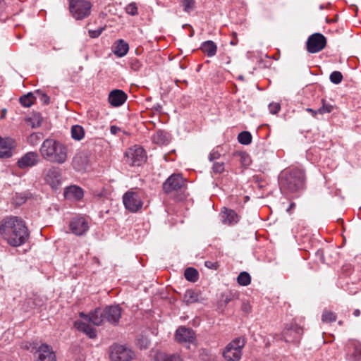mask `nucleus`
<instances>
[{"instance_id":"55","label":"nucleus","mask_w":361,"mask_h":361,"mask_svg":"<svg viewBox=\"0 0 361 361\" xmlns=\"http://www.w3.org/2000/svg\"><path fill=\"white\" fill-rule=\"evenodd\" d=\"M4 0H0V14L1 13L4 8Z\"/></svg>"},{"instance_id":"33","label":"nucleus","mask_w":361,"mask_h":361,"mask_svg":"<svg viewBox=\"0 0 361 361\" xmlns=\"http://www.w3.org/2000/svg\"><path fill=\"white\" fill-rule=\"evenodd\" d=\"M180 4L183 11L190 13L195 8L196 2L195 0H181Z\"/></svg>"},{"instance_id":"34","label":"nucleus","mask_w":361,"mask_h":361,"mask_svg":"<svg viewBox=\"0 0 361 361\" xmlns=\"http://www.w3.org/2000/svg\"><path fill=\"white\" fill-rule=\"evenodd\" d=\"M239 297V293L236 290H231L228 293L224 294L222 295L223 301L225 305H228L230 302L238 299Z\"/></svg>"},{"instance_id":"20","label":"nucleus","mask_w":361,"mask_h":361,"mask_svg":"<svg viewBox=\"0 0 361 361\" xmlns=\"http://www.w3.org/2000/svg\"><path fill=\"white\" fill-rule=\"evenodd\" d=\"M108 99L111 106H120L126 101L127 95L121 90H114L110 92Z\"/></svg>"},{"instance_id":"6","label":"nucleus","mask_w":361,"mask_h":361,"mask_svg":"<svg viewBox=\"0 0 361 361\" xmlns=\"http://www.w3.org/2000/svg\"><path fill=\"white\" fill-rule=\"evenodd\" d=\"M245 345L243 338H236L230 342L223 352V356L227 361H238L242 356V350Z\"/></svg>"},{"instance_id":"52","label":"nucleus","mask_w":361,"mask_h":361,"mask_svg":"<svg viewBox=\"0 0 361 361\" xmlns=\"http://www.w3.org/2000/svg\"><path fill=\"white\" fill-rule=\"evenodd\" d=\"M120 130H121L120 128H118L116 126H112L110 128V132L113 135L117 134L120 131Z\"/></svg>"},{"instance_id":"51","label":"nucleus","mask_w":361,"mask_h":361,"mask_svg":"<svg viewBox=\"0 0 361 361\" xmlns=\"http://www.w3.org/2000/svg\"><path fill=\"white\" fill-rule=\"evenodd\" d=\"M37 93L39 94L40 99L44 104H48L49 103L50 99H49V97L47 94L39 93V92H37Z\"/></svg>"},{"instance_id":"11","label":"nucleus","mask_w":361,"mask_h":361,"mask_svg":"<svg viewBox=\"0 0 361 361\" xmlns=\"http://www.w3.org/2000/svg\"><path fill=\"white\" fill-rule=\"evenodd\" d=\"M303 333L302 329L297 324H287L282 332V338L288 343L299 342Z\"/></svg>"},{"instance_id":"9","label":"nucleus","mask_w":361,"mask_h":361,"mask_svg":"<svg viewBox=\"0 0 361 361\" xmlns=\"http://www.w3.org/2000/svg\"><path fill=\"white\" fill-rule=\"evenodd\" d=\"M185 187V179L178 173H173L163 183V190L167 194L178 192Z\"/></svg>"},{"instance_id":"23","label":"nucleus","mask_w":361,"mask_h":361,"mask_svg":"<svg viewBox=\"0 0 361 361\" xmlns=\"http://www.w3.org/2000/svg\"><path fill=\"white\" fill-rule=\"evenodd\" d=\"M154 361H183V359L178 353L157 352L154 355Z\"/></svg>"},{"instance_id":"59","label":"nucleus","mask_w":361,"mask_h":361,"mask_svg":"<svg viewBox=\"0 0 361 361\" xmlns=\"http://www.w3.org/2000/svg\"><path fill=\"white\" fill-rule=\"evenodd\" d=\"M40 126V122L38 121L37 126Z\"/></svg>"},{"instance_id":"47","label":"nucleus","mask_w":361,"mask_h":361,"mask_svg":"<svg viewBox=\"0 0 361 361\" xmlns=\"http://www.w3.org/2000/svg\"><path fill=\"white\" fill-rule=\"evenodd\" d=\"M141 66L140 62L137 59L130 60V67L135 71H138Z\"/></svg>"},{"instance_id":"21","label":"nucleus","mask_w":361,"mask_h":361,"mask_svg":"<svg viewBox=\"0 0 361 361\" xmlns=\"http://www.w3.org/2000/svg\"><path fill=\"white\" fill-rule=\"evenodd\" d=\"M64 196L66 199L80 200L83 197V190L78 186L71 185L65 189Z\"/></svg>"},{"instance_id":"56","label":"nucleus","mask_w":361,"mask_h":361,"mask_svg":"<svg viewBox=\"0 0 361 361\" xmlns=\"http://www.w3.org/2000/svg\"><path fill=\"white\" fill-rule=\"evenodd\" d=\"M360 314V311L358 309H356L353 312V315L355 317H358Z\"/></svg>"},{"instance_id":"42","label":"nucleus","mask_w":361,"mask_h":361,"mask_svg":"<svg viewBox=\"0 0 361 361\" xmlns=\"http://www.w3.org/2000/svg\"><path fill=\"white\" fill-rule=\"evenodd\" d=\"M353 357L355 361H360L361 360V344H355L354 345V352L353 353Z\"/></svg>"},{"instance_id":"14","label":"nucleus","mask_w":361,"mask_h":361,"mask_svg":"<svg viewBox=\"0 0 361 361\" xmlns=\"http://www.w3.org/2000/svg\"><path fill=\"white\" fill-rule=\"evenodd\" d=\"M176 339L180 343H193L196 336L195 331L185 326H180L176 331Z\"/></svg>"},{"instance_id":"29","label":"nucleus","mask_w":361,"mask_h":361,"mask_svg":"<svg viewBox=\"0 0 361 361\" xmlns=\"http://www.w3.org/2000/svg\"><path fill=\"white\" fill-rule=\"evenodd\" d=\"M198 271L192 267L187 268L184 272L185 278L191 282H195L198 279Z\"/></svg>"},{"instance_id":"8","label":"nucleus","mask_w":361,"mask_h":361,"mask_svg":"<svg viewBox=\"0 0 361 361\" xmlns=\"http://www.w3.org/2000/svg\"><path fill=\"white\" fill-rule=\"evenodd\" d=\"M134 352L124 345L114 343L109 348V358L111 361H130Z\"/></svg>"},{"instance_id":"36","label":"nucleus","mask_w":361,"mask_h":361,"mask_svg":"<svg viewBox=\"0 0 361 361\" xmlns=\"http://www.w3.org/2000/svg\"><path fill=\"white\" fill-rule=\"evenodd\" d=\"M322 320L324 322H333L336 320V315L331 311L324 310L322 315Z\"/></svg>"},{"instance_id":"31","label":"nucleus","mask_w":361,"mask_h":361,"mask_svg":"<svg viewBox=\"0 0 361 361\" xmlns=\"http://www.w3.org/2000/svg\"><path fill=\"white\" fill-rule=\"evenodd\" d=\"M238 140L242 145H249L252 142V135L248 131H243L238 134Z\"/></svg>"},{"instance_id":"28","label":"nucleus","mask_w":361,"mask_h":361,"mask_svg":"<svg viewBox=\"0 0 361 361\" xmlns=\"http://www.w3.org/2000/svg\"><path fill=\"white\" fill-rule=\"evenodd\" d=\"M71 137L75 140H81L85 136V130L80 125H74L71 127Z\"/></svg>"},{"instance_id":"58","label":"nucleus","mask_w":361,"mask_h":361,"mask_svg":"<svg viewBox=\"0 0 361 361\" xmlns=\"http://www.w3.org/2000/svg\"><path fill=\"white\" fill-rule=\"evenodd\" d=\"M239 79L243 80V77L242 75L239 76Z\"/></svg>"},{"instance_id":"54","label":"nucleus","mask_w":361,"mask_h":361,"mask_svg":"<svg viewBox=\"0 0 361 361\" xmlns=\"http://www.w3.org/2000/svg\"><path fill=\"white\" fill-rule=\"evenodd\" d=\"M307 111L310 112L313 116H315L318 113L317 110L316 111L310 108L307 109Z\"/></svg>"},{"instance_id":"15","label":"nucleus","mask_w":361,"mask_h":361,"mask_svg":"<svg viewBox=\"0 0 361 361\" xmlns=\"http://www.w3.org/2000/svg\"><path fill=\"white\" fill-rule=\"evenodd\" d=\"M69 226L72 233L76 235H84L89 229L88 223L82 216L73 218Z\"/></svg>"},{"instance_id":"40","label":"nucleus","mask_w":361,"mask_h":361,"mask_svg":"<svg viewBox=\"0 0 361 361\" xmlns=\"http://www.w3.org/2000/svg\"><path fill=\"white\" fill-rule=\"evenodd\" d=\"M125 9L126 12L130 16H136L137 14V7L135 2L128 4Z\"/></svg>"},{"instance_id":"19","label":"nucleus","mask_w":361,"mask_h":361,"mask_svg":"<svg viewBox=\"0 0 361 361\" xmlns=\"http://www.w3.org/2000/svg\"><path fill=\"white\" fill-rule=\"evenodd\" d=\"M220 216L222 223L229 226L237 224L240 218L234 210L225 207L221 211Z\"/></svg>"},{"instance_id":"48","label":"nucleus","mask_w":361,"mask_h":361,"mask_svg":"<svg viewBox=\"0 0 361 361\" xmlns=\"http://www.w3.org/2000/svg\"><path fill=\"white\" fill-rule=\"evenodd\" d=\"M137 344L141 348H147L149 345V341L147 338H142L137 340Z\"/></svg>"},{"instance_id":"4","label":"nucleus","mask_w":361,"mask_h":361,"mask_svg":"<svg viewBox=\"0 0 361 361\" xmlns=\"http://www.w3.org/2000/svg\"><path fill=\"white\" fill-rule=\"evenodd\" d=\"M39 152L45 160L51 163L62 164L68 158L66 146L54 139L48 138L44 140Z\"/></svg>"},{"instance_id":"60","label":"nucleus","mask_w":361,"mask_h":361,"mask_svg":"<svg viewBox=\"0 0 361 361\" xmlns=\"http://www.w3.org/2000/svg\"><path fill=\"white\" fill-rule=\"evenodd\" d=\"M338 324L341 325L342 324V322H338Z\"/></svg>"},{"instance_id":"37","label":"nucleus","mask_w":361,"mask_h":361,"mask_svg":"<svg viewBox=\"0 0 361 361\" xmlns=\"http://www.w3.org/2000/svg\"><path fill=\"white\" fill-rule=\"evenodd\" d=\"M33 94L28 93L20 98V103L25 107H30L33 103Z\"/></svg>"},{"instance_id":"25","label":"nucleus","mask_w":361,"mask_h":361,"mask_svg":"<svg viewBox=\"0 0 361 361\" xmlns=\"http://www.w3.org/2000/svg\"><path fill=\"white\" fill-rule=\"evenodd\" d=\"M200 48L202 52L209 57H212L216 54L217 47L213 41L208 40L204 42Z\"/></svg>"},{"instance_id":"30","label":"nucleus","mask_w":361,"mask_h":361,"mask_svg":"<svg viewBox=\"0 0 361 361\" xmlns=\"http://www.w3.org/2000/svg\"><path fill=\"white\" fill-rule=\"evenodd\" d=\"M237 282L243 286H248L251 283L250 275L246 271L240 272L237 277Z\"/></svg>"},{"instance_id":"44","label":"nucleus","mask_w":361,"mask_h":361,"mask_svg":"<svg viewBox=\"0 0 361 361\" xmlns=\"http://www.w3.org/2000/svg\"><path fill=\"white\" fill-rule=\"evenodd\" d=\"M26 200H27V196L25 195V194L17 193L14 198V202L16 204L20 205V204H23L24 202H25Z\"/></svg>"},{"instance_id":"46","label":"nucleus","mask_w":361,"mask_h":361,"mask_svg":"<svg viewBox=\"0 0 361 361\" xmlns=\"http://www.w3.org/2000/svg\"><path fill=\"white\" fill-rule=\"evenodd\" d=\"M103 30H104V28H99L97 30H90L88 31L89 36L91 38H97L102 33Z\"/></svg>"},{"instance_id":"45","label":"nucleus","mask_w":361,"mask_h":361,"mask_svg":"<svg viewBox=\"0 0 361 361\" xmlns=\"http://www.w3.org/2000/svg\"><path fill=\"white\" fill-rule=\"evenodd\" d=\"M281 109V105L279 103H271L269 105V110L271 114H276Z\"/></svg>"},{"instance_id":"53","label":"nucleus","mask_w":361,"mask_h":361,"mask_svg":"<svg viewBox=\"0 0 361 361\" xmlns=\"http://www.w3.org/2000/svg\"><path fill=\"white\" fill-rule=\"evenodd\" d=\"M295 207V203L291 202L290 204L289 207H288V209H286V212L290 214H291V211L293 209H294Z\"/></svg>"},{"instance_id":"13","label":"nucleus","mask_w":361,"mask_h":361,"mask_svg":"<svg viewBox=\"0 0 361 361\" xmlns=\"http://www.w3.org/2000/svg\"><path fill=\"white\" fill-rule=\"evenodd\" d=\"M44 180L52 189H57L61 183V169L56 166H51L44 173Z\"/></svg>"},{"instance_id":"38","label":"nucleus","mask_w":361,"mask_h":361,"mask_svg":"<svg viewBox=\"0 0 361 361\" xmlns=\"http://www.w3.org/2000/svg\"><path fill=\"white\" fill-rule=\"evenodd\" d=\"M330 81L334 84H339L343 80V75L340 71H333L329 77Z\"/></svg>"},{"instance_id":"35","label":"nucleus","mask_w":361,"mask_h":361,"mask_svg":"<svg viewBox=\"0 0 361 361\" xmlns=\"http://www.w3.org/2000/svg\"><path fill=\"white\" fill-rule=\"evenodd\" d=\"M43 138V133H32L27 138L28 142L32 145H37L40 140Z\"/></svg>"},{"instance_id":"43","label":"nucleus","mask_w":361,"mask_h":361,"mask_svg":"<svg viewBox=\"0 0 361 361\" xmlns=\"http://www.w3.org/2000/svg\"><path fill=\"white\" fill-rule=\"evenodd\" d=\"M221 157V152L219 150V147L214 148L209 154V160L214 161Z\"/></svg>"},{"instance_id":"12","label":"nucleus","mask_w":361,"mask_h":361,"mask_svg":"<svg viewBox=\"0 0 361 361\" xmlns=\"http://www.w3.org/2000/svg\"><path fill=\"white\" fill-rule=\"evenodd\" d=\"M326 44V37L320 33H314L310 35L307 40V50L314 54L322 51Z\"/></svg>"},{"instance_id":"18","label":"nucleus","mask_w":361,"mask_h":361,"mask_svg":"<svg viewBox=\"0 0 361 361\" xmlns=\"http://www.w3.org/2000/svg\"><path fill=\"white\" fill-rule=\"evenodd\" d=\"M15 142L9 137L3 138L0 136V158H9L12 156V149Z\"/></svg>"},{"instance_id":"32","label":"nucleus","mask_w":361,"mask_h":361,"mask_svg":"<svg viewBox=\"0 0 361 361\" xmlns=\"http://www.w3.org/2000/svg\"><path fill=\"white\" fill-rule=\"evenodd\" d=\"M235 156L239 158L240 164L244 166H249L251 163L250 155L245 152H238L235 154Z\"/></svg>"},{"instance_id":"57","label":"nucleus","mask_w":361,"mask_h":361,"mask_svg":"<svg viewBox=\"0 0 361 361\" xmlns=\"http://www.w3.org/2000/svg\"><path fill=\"white\" fill-rule=\"evenodd\" d=\"M77 159H78V157H75V158L74 159V161H73L74 164H76Z\"/></svg>"},{"instance_id":"7","label":"nucleus","mask_w":361,"mask_h":361,"mask_svg":"<svg viewBox=\"0 0 361 361\" xmlns=\"http://www.w3.org/2000/svg\"><path fill=\"white\" fill-rule=\"evenodd\" d=\"M123 203L125 208L130 212H137L143 206L141 192L133 190H128L123 195Z\"/></svg>"},{"instance_id":"5","label":"nucleus","mask_w":361,"mask_h":361,"mask_svg":"<svg viewBox=\"0 0 361 361\" xmlns=\"http://www.w3.org/2000/svg\"><path fill=\"white\" fill-rule=\"evenodd\" d=\"M69 11L77 20L89 17L92 11V3L88 0H68Z\"/></svg>"},{"instance_id":"24","label":"nucleus","mask_w":361,"mask_h":361,"mask_svg":"<svg viewBox=\"0 0 361 361\" xmlns=\"http://www.w3.org/2000/svg\"><path fill=\"white\" fill-rule=\"evenodd\" d=\"M154 143L159 145H167L170 141V135L164 130H157L152 137Z\"/></svg>"},{"instance_id":"22","label":"nucleus","mask_w":361,"mask_h":361,"mask_svg":"<svg viewBox=\"0 0 361 361\" xmlns=\"http://www.w3.org/2000/svg\"><path fill=\"white\" fill-rule=\"evenodd\" d=\"M74 326L80 331L85 333L90 338H94L97 336L95 329L86 322L80 320L75 321L74 322Z\"/></svg>"},{"instance_id":"17","label":"nucleus","mask_w":361,"mask_h":361,"mask_svg":"<svg viewBox=\"0 0 361 361\" xmlns=\"http://www.w3.org/2000/svg\"><path fill=\"white\" fill-rule=\"evenodd\" d=\"M37 361H56V357L52 348L47 344H42L37 351Z\"/></svg>"},{"instance_id":"39","label":"nucleus","mask_w":361,"mask_h":361,"mask_svg":"<svg viewBox=\"0 0 361 361\" xmlns=\"http://www.w3.org/2000/svg\"><path fill=\"white\" fill-rule=\"evenodd\" d=\"M225 170V165L224 162L214 161L212 166V172L214 173L220 174Z\"/></svg>"},{"instance_id":"3","label":"nucleus","mask_w":361,"mask_h":361,"mask_svg":"<svg viewBox=\"0 0 361 361\" xmlns=\"http://www.w3.org/2000/svg\"><path fill=\"white\" fill-rule=\"evenodd\" d=\"M279 184L282 192L293 193L302 190L305 185V172L298 168L283 171L279 177Z\"/></svg>"},{"instance_id":"50","label":"nucleus","mask_w":361,"mask_h":361,"mask_svg":"<svg viewBox=\"0 0 361 361\" xmlns=\"http://www.w3.org/2000/svg\"><path fill=\"white\" fill-rule=\"evenodd\" d=\"M204 265L206 267L212 269H217L219 265L217 262H212V261H206L204 262Z\"/></svg>"},{"instance_id":"26","label":"nucleus","mask_w":361,"mask_h":361,"mask_svg":"<svg viewBox=\"0 0 361 361\" xmlns=\"http://www.w3.org/2000/svg\"><path fill=\"white\" fill-rule=\"evenodd\" d=\"M128 44L123 39H119L116 42L114 53L118 57H123L128 53Z\"/></svg>"},{"instance_id":"16","label":"nucleus","mask_w":361,"mask_h":361,"mask_svg":"<svg viewBox=\"0 0 361 361\" xmlns=\"http://www.w3.org/2000/svg\"><path fill=\"white\" fill-rule=\"evenodd\" d=\"M39 162V156L35 152H29L25 154L18 161V166L20 169L32 167Z\"/></svg>"},{"instance_id":"27","label":"nucleus","mask_w":361,"mask_h":361,"mask_svg":"<svg viewBox=\"0 0 361 361\" xmlns=\"http://www.w3.org/2000/svg\"><path fill=\"white\" fill-rule=\"evenodd\" d=\"M199 300V294L197 292L189 289L187 290L183 296V301L187 304H192Z\"/></svg>"},{"instance_id":"41","label":"nucleus","mask_w":361,"mask_h":361,"mask_svg":"<svg viewBox=\"0 0 361 361\" xmlns=\"http://www.w3.org/2000/svg\"><path fill=\"white\" fill-rule=\"evenodd\" d=\"M333 110V106L331 104H327L322 100V106L317 109V111L320 114H324L326 113H330Z\"/></svg>"},{"instance_id":"1","label":"nucleus","mask_w":361,"mask_h":361,"mask_svg":"<svg viewBox=\"0 0 361 361\" xmlns=\"http://www.w3.org/2000/svg\"><path fill=\"white\" fill-rule=\"evenodd\" d=\"M0 235L10 245L18 247L27 241L30 233L22 219L8 216L0 222Z\"/></svg>"},{"instance_id":"2","label":"nucleus","mask_w":361,"mask_h":361,"mask_svg":"<svg viewBox=\"0 0 361 361\" xmlns=\"http://www.w3.org/2000/svg\"><path fill=\"white\" fill-rule=\"evenodd\" d=\"M121 311L119 305H111L106 306L104 310L96 308L89 314L80 312V317L96 326L102 325L106 322L116 325L121 318Z\"/></svg>"},{"instance_id":"10","label":"nucleus","mask_w":361,"mask_h":361,"mask_svg":"<svg viewBox=\"0 0 361 361\" xmlns=\"http://www.w3.org/2000/svg\"><path fill=\"white\" fill-rule=\"evenodd\" d=\"M125 155L127 158V162L133 166H140L146 159V154L144 149L137 145L129 148L125 153Z\"/></svg>"},{"instance_id":"49","label":"nucleus","mask_w":361,"mask_h":361,"mask_svg":"<svg viewBox=\"0 0 361 361\" xmlns=\"http://www.w3.org/2000/svg\"><path fill=\"white\" fill-rule=\"evenodd\" d=\"M241 310L243 312L247 314L251 312L252 307L248 302H243L242 304Z\"/></svg>"}]
</instances>
